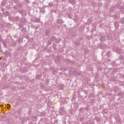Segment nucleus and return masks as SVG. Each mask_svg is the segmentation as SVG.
Listing matches in <instances>:
<instances>
[{
  "label": "nucleus",
  "mask_w": 124,
  "mask_h": 124,
  "mask_svg": "<svg viewBox=\"0 0 124 124\" xmlns=\"http://www.w3.org/2000/svg\"><path fill=\"white\" fill-rule=\"evenodd\" d=\"M7 106H8L7 108H8V109H10V105L7 104Z\"/></svg>",
  "instance_id": "14"
},
{
  "label": "nucleus",
  "mask_w": 124,
  "mask_h": 124,
  "mask_svg": "<svg viewBox=\"0 0 124 124\" xmlns=\"http://www.w3.org/2000/svg\"><path fill=\"white\" fill-rule=\"evenodd\" d=\"M46 36H49L50 35V31H47L46 33Z\"/></svg>",
  "instance_id": "4"
},
{
  "label": "nucleus",
  "mask_w": 124,
  "mask_h": 124,
  "mask_svg": "<svg viewBox=\"0 0 124 124\" xmlns=\"http://www.w3.org/2000/svg\"><path fill=\"white\" fill-rule=\"evenodd\" d=\"M36 119H37V117L36 116H33L31 118V120H33V121H34Z\"/></svg>",
  "instance_id": "8"
},
{
  "label": "nucleus",
  "mask_w": 124,
  "mask_h": 124,
  "mask_svg": "<svg viewBox=\"0 0 124 124\" xmlns=\"http://www.w3.org/2000/svg\"><path fill=\"white\" fill-rule=\"evenodd\" d=\"M116 24H117V23H114V25H115V26H116Z\"/></svg>",
  "instance_id": "17"
},
{
  "label": "nucleus",
  "mask_w": 124,
  "mask_h": 124,
  "mask_svg": "<svg viewBox=\"0 0 124 124\" xmlns=\"http://www.w3.org/2000/svg\"><path fill=\"white\" fill-rule=\"evenodd\" d=\"M120 23H121V24H124V18H122L120 20Z\"/></svg>",
  "instance_id": "11"
},
{
  "label": "nucleus",
  "mask_w": 124,
  "mask_h": 124,
  "mask_svg": "<svg viewBox=\"0 0 124 124\" xmlns=\"http://www.w3.org/2000/svg\"><path fill=\"white\" fill-rule=\"evenodd\" d=\"M104 38H105V36L102 35L101 36V38H100V40H101V41H103V40L104 39Z\"/></svg>",
  "instance_id": "6"
},
{
  "label": "nucleus",
  "mask_w": 124,
  "mask_h": 124,
  "mask_svg": "<svg viewBox=\"0 0 124 124\" xmlns=\"http://www.w3.org/2000/svg\"><path fill=\"white\" fill-rule=\"evenodd\" d=\"M42 76H41V75H37L36 77V79H40L41 78Z\"/></svg>",
  "instance_id": "5"
},
{
  "label": "nucleus",
  "mask_w": 124,
  "mask_h": 124,
  "mask_svg": "<svg viewBox=\"0 0 124 124\" xmlns=\"http://www.w3.org/2000/svg\"><path fill=\"white\" fill-rule=\"evenodd\" d=\"M6 4V1L4 0L1 3V5H3V6H4V5H5Z\"/></svg>",
  "instance_id": "7"
},
{
  "label": "nucleus",
  "mask_w": 124,
  "mask_h": 124,
  "mask_svg": "<svg viewBox=\"0 0 124 124\" xmlns=\"http://www.w3.org/2000/svg\"><path fill=\"white\" fill-rule=\"evenodd\" d=\"M70 2L72 4H75L76 3V1L74 0H70Z\"/></svg>",
  "instance_id": "3"
},
{
  "label": "nucleus",
  "mask_w": 124,
  "mask_h": 124,
  "mask_svg": "<svg viewBox=\"0 0 124 124\" xmlns=\"http://www.w3.org/2000/svg\"><path fill=\"white\" fill-rule=\"evenodd\" d=\"M110 51H108V52L107 53V56H108V57H109V55H110Z\"/></svg>",
  "instance_id": "13"
},
{
  "label": "nucleus",
  "mask_w": 124,
  "mask_h": 124,
  "mask_svg": "<svg viewBox=\"0 0 124 124\" xmlns=\"http://www.w3.org/2000/svg\"><path fill=\"white\" fill-rule=\"evenodd\" d=\"M79 44H80V42H76L75 43V45L76 46H79Z\"/></svg>",
  "instance_id": "9"
},
{
  "label": "nucleus",
  "mask_w": 124,
  "mask_h": 124,
  "mask_svg": "<svg viewBox=\"0 0 124 124\" xmlns=\"http://www.w3.org/2000/svg\"><path fill=\"white\" fill-rule=\"evenodd\" d=\"M23 31V32H26V29H23V31Z\"/></svg>",
  "instance_id": "15"
},
{
  "label": "nucleus",
  "mask_w": 124,
  "mask_h": 124,
  "mask_svg": "<svg viewBox=\"0 0 124 124\" xmlns=\"http://www.w3.org/2000/svg\"><path fill=\"white\" fill-rule=\"evenodd\" d=\"M55 72H56V71H54L53 73H55Z\"/></svg>",
  "instance_id": "16"
},
{
  "label": "nucleus",
  "mask_w": 124,
  "mask_h": 124,
  "mask_svg": "<svg viewBox=\"0 0 124 124\" xmlns=\"http://www.w3.org/2000/svg\"><path fill=\"white\" fill-rule=\"evenodd\" d=\"M75 71H76V69H74L73 68H70V74L73 75V74H75Z\"/></svg>",
  "instance_id": "1"
},
{
  "label": "nucleus",
  "mask_w": 124,
  "mask_h": 124,
  "mask_svg": "<svg viewBox=\"0 0 124 124\" xmlns=\"http://www.w3.org/2000/svg\"><path fill=\"white\" fill-rule=\"evenodd\" d=\"M60 60H61V57H58L57 58H56V59L55 60V62H60Z\"/></svg>",
  "instance_id": "2"
},
{
  "label": "nucleus",
  "mask_w": 124,
  "mask_h": 124,
  "mask_svg": "<svg viewBox=\"0 0 124 124\" xmlns=\"http://www.w3.org/2000/svg\"><path fill=\"white\" fill-rule=\"evenodd\" d=\"M49 6H50V7H52V6H53V3H49Z\"/></svg>",
  "instance_id": "12"
},
{
  "label": "nucleus",
  "mask_w": 124,
  "mask_h": 124,
  "mask_svg": "<svg viewBox=\"0 0 124 124\" xmlns=\"http://www.w3.org/2000/svg\"><path fill=\"white\" fill-rule=\"evenodd\" d=\"M21 22H22V23H25L26 19H25V18H23L21 19Z\"/></svg>",
  "instance_id": "10"
}]
</instances>
